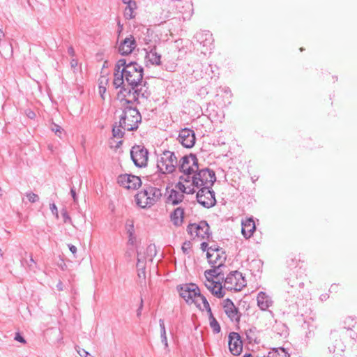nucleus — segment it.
<instances>
[{
  "instance_id": "obj_63",
  "label": "nucleus",
  "mask_w": 357,
  "mask_h": 357,
  "mask_svg": "<svg viewBox=\"0 0 357 357\" xmlns=\"http://www.w3.org/2000/svg\"><path fill=\"white\" fill-rule=\"evenodd\" d=\"M6 47L8 48V50H10V54H12L13 53V47H12V45L10 43V44H8L6 45Z\"/></svg>"
},
{
  "instance_id": "obj_26",
  "label": "nucleus",
  "mask_w": 357,
  "mask_h": 357,
  "mask_svg": "<svg viewBox=\"0 0 357 357\" xmlns=\"http://www.w3.org/2000/svg\"><path fill=\"white\" fill-rule=\"evenodd\" d=\"M190 160L189 155L183 156L179 160L178 165L179 172H193L194 167L190 165Z\"/></svg>"
},
{
  "instance_id": "obj_54",
  "label": "nucleus",
  "mask_w": 357,
  "mask_h": 357,
  "mask_svg": "<svg viewBox=\"0 0 357 357\" xmlns=\"http://www.w3.org/2000/svg\"><path fill=\"white\" fill-rule=\"evenodd\" d=\"M210 246H208V243L206 242H202L201 243V250L203 251V252H205V251H207V252H211V250L209 249Z\"/></svg>"
},
{
  "instance_id": "obj_15",
  "label": "nucleus",
  "mask_w": 357,
  "mask_h": 357,
  "mask_svg": "<svg viewBox=\"0 0 357 357\" xmlns=\"http://www.w3.org/2000/svg\"><path fill=\"white\" fill-rule=\"evenodd\" d=\"M137 204L142 208H149L154 204V198L147 197V191L144 189L135 196Z\"/></svg>"
},
{
  "instance_id": "obj_20",
  "label": "nucleus",
  "mask_w": 357,
  "mask_h": 357,
  "mask_svg": "<svg viewBox=\"0 0 357 357\" xmlns=\"http://www.w3.org/2000/svg\"><path fill=\"white\" fill-rule=\"evenodd\" d=\"M204 195L202 196L201 200H199V198L197 197V194L196 195V198L197 202L201 204L202 206L206 208H210L213 206H214L216 204V199H215V194L213 191V196L210 195L209 193H203Z\"/></svg>"
},
{
  "instance_id": "obj_39",
  "label": "nucleus",
  "mask_w": 357,
  "mask_h": 357,
  "mask_svg": "<svg viewBox=\"0 0 357 357\" xmlns=\"http://www.w3.org/2000/svg\"><path fill=\"white\" fill-rule=\"evenodd\" d=\"M183 174H185V179H184V182L185 183H190L188 185H191V187L193 188V178L194 177V171L193 172H181ZM194 188L195 189V187H194Z\"/></svg>"
},
{
  "instance_id": "obj_47",
  "label": "nucleus",
  "mask_w": 357,
  "mask_h": 357,
  "mask_svg": "<svg viewBox=\"0 0 357 357\" xmlns=\"http://www.w3.org/2000/svg\"><path fill=\"white\" fill-rule=\"evenodd\" d=\"M22 264L25 263L26 266L29 268L30 270L33 269V266H36V262L34 259H33V256L31 255L29 256V260H24L22 261Z\"/></svg>"
},
{
  "instance_id": "obj_58",
  "label": "nucleus",
  "mask_w": 357,
  "mask_h": 357,
  "mask_svg": "<svg viewBox=\"0 0 357 357\" xmlns=\"http://www.w3.org/2000/svg\"><path fill=\"white\" fill-rule=\"evenodd\" d=\"M70 194L72 195V197H73L74 202H76L77 199V194H76V192H75V190L74 188H71V189H70Z\"/></svg>"
},
{
  "instance_id": "obj_48",
  "label": "nucleus",
  "mask_w": 357,
  "mask_h": 357,
  "mask_svg": "<svg viewBox=\"0 0 357 357\" xmlns=\"http://www.w3.org/2000/svg\"><path fill=\"white\" fill-rule=\"evenodd\" d=\"M192 243L189 241H185L181 247V249L183 250V252L185 255L189 254V250L191 248Z\"/></svg>"
},
{
  "instance_id": "obj_41",
  "label": "nucleus",
  "mask_w": 357,
  "mask_h": 357,
  "mask_svg": "<svg viewBox=\"0 0 357 357\" xmlns=\"http://www.w3.org/2000/svg\"><path fill=\"white\" fill-rule=\"evenodd\" d=\"M104 82L105 84L108 82V79L105 77H102V79H100L99 93L102 99H105L104 93L106 92V87L102 85Z\"/></svg>"
},
{
  "instance_id": "obj_64",
  "label": "nucleus",
  "mask_w": 357,
  "mask_h": 357,
  "mask_svg": "<svg viewBox=\"0 0 357 357\" xmlns=\"http://www.w3.org/2000/svg\"><path fill=\"white\" fill-rule=\"evenodd\" d=\"M184 179H185V174H183V175L179 176V181H182L184 183H185Z\"/></svg>"
},
{
  "instance_id": "obj_44",
  "label": "nucleus",
  "mask_w": 357,
  "mask_h": 357,
  "mask_svg": "<svg viewBox=\"0 0 357 357\" xmlns=\"http://www.w3.org/2000/svg\"><path fill=\"white\" fill-rule=\"evenodd\" d=\"M26 196L31 203H35L39 200L38 195L32 192H26Z\"/></svg>"
},
{
  "instance_id": "obj_2",
  "label": "nucleus",
  "mask_w": 357,
  "mask_h": 357,
  "mask_svg": "<svg viewBox=\"0 0 357 357\" xmlns=\"http://www.w3.org/2000/svg\"><path fill=\"white\" fill-rule=\"evenodd\" d=\"M193 179V187L199 189L197 191V197L199 200H201L202 196L204 195V192L209 193L213 196V186L216 181L215 173L213 169L209 168H204L198 169V171L194 173Z\"/></svg>"
},
{
  "instance_id": "obj_22",
  "label": "nucleus",
  "mask_w": 357,
  "mask_h": 357,
  "mask_svg": "<svg viewBox=\"0 0 357 357\" xmlns=\"http://www.w3.org/2000/svg\"><path fill=\"white\" fill-rule=\"evenodd\" d=\"M121 68H117L116 64L115 65L114 68V80H113V84L116 89L121 88L123 86L124 84V80H125V76H124V72L123 69H121Z\"/></svg>"
},
{
  "instance_id": "obj_14",
  "label": "nucleus",
  "mask_w": 357,
  "mask_h": 357,
  "mask_svg": "<svg viewBox=\"0 0 357 357\" xmlns=\"http://www.w3.org/2000/svg\"><path fill=\"white\" fill-rule=\"evenodd\" d=\"M136 47V41L133 36L130 35L126 38L120 44L119 52L121 55H128L132 52Z\"/></svg>"
},
{
  "instance_id": "obj_1",
  "label": "nucleus",
  "mask_w": 357,
  "mask_h": 357,
  "mask_svg": "<svg viewBox=\"0 0 357 357\" xmlns=\"http://www.w3.org/2000/svg\"><path fill=\"white\" fill-rule=\"evenodd\" d=\"M116 67L123 68L125 80L128 85L133 89V100L137 101L140 97L147 99L151 93L147 91V82H143L144 68L137 62L127 63L125 59H121L116 62Z\"/></svg>"
},
{
  "instance_id": "obj_37",
  "label": "nucleus",
  "mask_w": 357,
  "mask_h": 357,
  "mask_svg": "<svg viewBox=\"0 0 357 357\" xmlns=\"http://www.w3.org/2000/svg\"><path fill=\"white\" fill-rule=\"evenodd\" d=\"M121 128L122 127H119V123L116 122L112 127V135L114 137H123L125 132L121 130Z\"/></svg>"
},
{
  "instance_id": "obj_8",
  "label": "nucleus",
  "mask_w": 357,
  "mask_h": 357,
  "mask_svg": "<svg viewBox=\"0 0 357 357\" xmlns=\"http://www.w3.org/2000/svg\"><path fill=\"white\" fill-rule=\"evenodd\" d=\"M225 283L229 284L228 289L241 290L246 286V280L242 273L238 271L230 272L226 278L224 277Z\"/></svg>"
},
{
  "instance_id": "obj_6",
  "label": "nucleus",
  "mask_w": 357,
  "mask_h": 357,
  "mask_svg": "<svg viewBox=\"0 0 357 357\" xmlns=\"http://www.w3.org/2000/svg\"><path fill=\"white\" fill-rule=\"evenodd\" d=\"M187 231L193 238L200 237L202 239L208 240L212 236L209 225L206 220H202L199 223L189 224Z\"/></svg>"
},
{
  "instance_id": "obj_56",
  "label": "nucleus",
  "mask_w": 357,
  "mask_h": 357,
  "mask_svg": "<svg viewBox=\"0 0 357 357\" xmlns=\"http://www.w3.org/2000/svg\"><path fill=\"white\" fill-rule=\"evenodd\" d=\"M142 308H143V299L141 298L140 305H139L138 309L137 310V316L138 317H139L142 314Z\"/></svg>"
},
{
  "instance_id": "obj_49",
  "label": "nucleus",
  "mask_w": 357,
  "mask_h": 357,
  "mask_svg": "<svg viewBox=\"0 0 357 357\" xmlns=\"http://www.w3.org/2000/svg\"><path fill=\"white\" fill-rule=\"evenodd\" d=\"M61 213L63 217V222L65 223L71 222V218H70V215H68V213L66 209L63 208L61 211Z\"/></svg>"
},
{
  "instance_id": "obj_7",
  "label": "nucleus",
  "mask_w": 357,
  "mask_h": 357,
  "mask_svg": "<svg viewBox=\"0 0 357 357\" xmlns=\"http://www.w3.org/2000/svg\"><path fill=\"white\" fill-rule=\"evenodd\" d=\"M130 157L137 167H145L149 159V151L142 145H135L130 149Z\"/></svg>"
},
{
  "instance_id": "obj_50",
  "label": "nucleus",
  "mask_w": 357,
  "mask_h": 357,
  "mask_svg": "<svg viewBox=\"0 0 357 357\" xmlns=\"http://www.w3.org/2000/svg\"><path fill=\"white\" fill-rule=\"evenodd\" d=\"M209 249L211 250V252L213 253V254H215V253L221 252L222 255L225 254V251L222 250V248H221L220 247H219L217 245H213L210 246Z\"/></svg>"
},
{
  "instance_id": "obj_32",
  "label": "nucleus",
  "mask_w": 357,
  "mask_h": 357,
  "mask_svg": "<svg viewBox=\"0 0 357 357\" xmlns=\"http://www.w3.org/2000/svg\"><path fill=\"white\" fill-rule=\"evenodd\" d=\"M175 187L179 190L182 194L185 193L188 195H192L196 192V190L194 188L191 187V185L183 183L182 181H178L176 184Z\"/></svg>"
},
{
  "instance_id": "obj_28",
  "label": "nucleus",
  "mask_w": 357,
  "mask_h": 357,
  "mask_svg": "<svg viewBox=\"0 0 357 357\" xmlns=\"http://www.w3.org/2000/svg\"><path fill=\"white\" fill-rule=\"evenodd\" d=\"M126 229L127 231V234H128V243L130 245H134L135 243V228L134 223L132 220H127L126 223Z\"/></svg>"
},
{
  "instance_id": "obj_34",
  "label": "nucleus",
  "mask_w": 357,
  "mask_h": 357,
  "mask_svg": "<svg viewBox=\"0 0 357 357\" xmlns=\"http://www.w3.org/2000/svg\"><path fill=\"white\" fill-rule=\"evenodd\" d=\"M208 319L209 325L211 329L213 330V332L214 333H219L221 331V327L217 319L213 316L212 312H210V314H208Z\"/></svg>"
},
{
  "instance_id": "obj_3",
  "label": "nucleus",
  "mask_w": 357,
  "mask_h": 357,
  "mask_svg": "<svg viewBox=\"0 0 357 357\" xmlns=\"http://www.w3.org/2000/svg\"><path fill=\"white\" fill-rule=\"evenodd\" d=\"M142 121V116L136 107L126 106L119 121V127L128 131L137 130Z\"/></svg>"
},
{
  "instance_id": "obj_29",
  "label": "nucleus",
  "mask_w": 357,
  "mask_h": 357,
  "mask_svg": "<svg viewBox=\"0 0 357 357\" xmlns=\"http://www.w3.org/2000/svg\"><path fill=\"white\" fill-rule=\"evenodd\" d=\"M144 191H147V197L154 198V204L158 201L162 196L161 191L159 188L153 186H146L144 188Z\"/></svg>"
},
{
  "instance_id": "obj_25",
  "label": "nucleus",
  "mask_w": 357,
  "mask_h": 357,
  "mask_svg": "<svg viewBox=\"0 0 357 357\" xmlns=\"http://www.w3.org/2000/svg\"><path fill=\"white\" fill-rule=\"evenodd\" d=\"M123 3L127 5L124 12L125 17L128 20L135 18V15H134V10L137 8L136 2L132 0H129Z\"/></svg>"
},
{
  "instance_id": "obj_5",
  "label": "nucleus",
  "mask_w": 357,
  "mask_h": 357,
  "mask_svg": "<svg viewBox=\"0 0 357 357\" xmlns=\"http://www.w3.org/2000/svg\"><path fill=\"white\" fill-rule=\"evenodd\" d=\"M179 295L186 303L195 305L201 310H204L201 307V303L197 300V296H200V289L199 287L194 283L185 284L177 287Z\"/></svg>"
},
{
  "instance_id": "obj_19",
  "label": "nucleus",
  "mask_w": 357,
  "mask_h": 357,
  "mask_svg": "<svg viewBox=\"0 0 357 357\" xmlns=\"http://www.w3.org/2000/svg\"><path fill=\"white\" fill-rule=\"evenodd\" d=\"M212 269H208L205 271L204 275L206 278L207 281H211V280H213V278H219L223 281L224 280V273L222 271H218V269L222 267V264H219L218 266L211 265Z\"/></svg>"
},
{
  "instance_id": "obj_52",
  "label": "nucleus",
  "mask_w": 357,
  "mask_h": 357,
  "mask_svg": "<svg viewBox=\"0 0 357 357\" xmlns=\"http://www.w3.org/2000/svg\"><path fill=\"white\" fill-rule=\"evenodd\" d=\"M14 340L22 344L26 343L24 337L18 332L15 333Z\"/></svg>"
},
{
  "instance_id": "obj_11",
  "label": "nucleus",
  "mask_w": 357,
  "mask_h": 357,
  "mask_svg": "<svg viewBox=\"0 0 357 357\" xmlns=\"http://www.w3.org/2000/svg\"><path fill=\"white\" fill-rule=\"evenodd\" d=\"M178 141L185 148L190 149L194 146L196 141L194 130L190 128H183L179 132Z\"/></svg>"
},
{
  "instance_id": "obj_12",
  "label": "nucleus",
  "mask_w": 357,
  "mask_h": 357,
  "mask_svg": "<svg viewBox=\"0 0 357 357\" xmlns=\"http://www.w3.org/2000/svg\"><path fill=\"white\" fill-rule=\"evenodd\" d=\"M331 339L333 340L331 345L328 346L330 352L334 354L333 357H346L345 356V345L336 333L331 334Z\"/></svg>"
},
{
  "instance_id": "obj_60",
  "label": "nucleus",
  "mask_w": 357,
  "mask_h": 357,
  "mask_svg": "<svg viewBox=\"0 0 357 357\" xmlns=\"http://www.w3.org/2000/svg\"><path fill=\"white\" fill-rule=\"evenodd\" d=\"M26 115L29 119H33L36 117V114L31 110H29L26 113Z\"/></svg>"
},
{
  "instance_id": "obj_21",
  "label": "nucleus",
  "mask_w": 357,
  "mask_h": 357,
  "mask_svg": "<svg viewBox=\"0 0 357 357\" xmlns=\"http://www.w3.org/2000/svg\"><path fill=\"white\" fill-rule=\"evenodd\" d=\"M257 305L263 311L266 310L271 305L272 301L264 291H260L257 297Z\"/></svg>"
},
{
  "instance_id": "obj_38",
  "label": "nucleus",
  "mask_w": 357,
  "mask_h": 357,
  "mask_svg": "<svg viewBox=\"0 0 357 357\" xmlns=\"http://www.w3.org/2000/svg\"><path fill=\"white\" fill-rule=\"evenodd\" d=\"M197 300L199 301V303H200V301H202V303L204 305V309L208 312V314H209L210 312H212V311H211V308L210 307L209 303L208 302L206 298L204 295L200 294V296H197Z\"/></svg>"
},
{
  "instance_id": "obj_23",
  "label": "nucleus",
  "mask_w": 357,
  "mask_h": 357,
  "mask_svg": "<svg viewBox=\"0 0 357 357\" xmlns=\"http://www.w3.org/2000/svg\"><path fill=\"white\" fill-rule=\"evenodd\" d=\"M184 218V210L181 207L176 208L170 215L174 225L179 227L182 225Z\"/></svg>"
},
{
  "instance_id": "obj_40",
  "label": "nucleus",
  "mask_w": 357,
  "mask_h": 357,
  "mask_svg": "<svg viewBox=\"0 0 357 357\" xmlns=\"http://www.w3.org/2000/svg\"><path fill=\"white\" fill-rule=\"evenodd\" d=\"M288 284L291 287V288H303V282H301V281H298L297 278H289L288 279Z\"/></svg>"
},
{
  "instance_id": "obj_10",
  "label": "nucleus",
  "mask_w": 357,
  "mask_h": 357,
  "mask_svg": "<svg viewBox=\"0 0 357 357\" xmlns=\"http://www.w3.org/2000/svg\"><path fill=\"white\" fill-rule=\"evenodd\" d=\"M222 307L231 321L237 324L240 322L241 314L231 299H225L222 303Z\"/></svg>"
},
{
  "instance_id": "obj_9",
  "label": "nucleus",
  "mask_w": 357,
  "mask_h": 357,
  "mask_svg": "<svg viewBox=\"0 0 357 357\" xmlns=\"http://www.w3.org/2000/svg\"><path fill=\"white\" fill-rule=\"evenodd\" d=\"M117 182L121 186L128 190L137 189L142 185V181L139 176L128 174L119 175Z\"/></svg>"
},
{
  "instance_id": "obj_42",
  "label": "nucleus",
  "mask_w": 357,
  "mask_h": 357,
  "mask_svg": "<svg viewBox=\"0 0 357 357\" xmlns=\"http://www.w3.org/2000/svg\"><path fill=\"white\" fill-rule=\"evenodd\" d=\"M50 129L52 132L55 133L59 137H61V135L63 132V129L59 126L54 123H52L50 127Z\"/></svg>"
},
{
  "instance_id": "obj_43",
  "label": "nucleus",
  "mask_w": 357,
  "mask_h": 357,
  "mask_svg": "<svg viewBox=\"0 0 357 357\" xmlns=\"http://www.w3.org/2000/svg\"><path fill=\"white\" fill-rule=\"evenodd\" d=\"M189 157H190V161H192V162L191 166H192L194 167V173H195V172L198 171V169H200L199 167L198 158H197L196 155L193 154V153H190L189 155Z\"/></svg>"
},
{
  "instance_id": "obj_18",
  "label": "nucleus",
  "mask_w": 357,
  "mask_h": 357,
  "mask_svg": "<svg viewBox=\"0 0 357 357\" xmlns=\"http://www.w3.org/2000/svg\"><path fill=\"white\" fill-rule=\"evenodd\" d=\"M132 93L133 89H132L130 86H129V88H126L124 85L121 88L117 96L121 102L125 101L126 104H132L135 102L133 100ZM137 102H139L138 100Z\"/></svg>"
},
{
  "instance_id": "obj_35",
  "label": "nucleus",
  "mask_w": 357,
  "mask_h": 357,
  "mask_svg": "<svg viewBox=\"0 0 357 357\" xmlns=\"http://www.w3.org/2000/svg\"><path fill=\"white\" fill-rule=\"evenodd\" d=\"M196 38H197V41L200 43H203L204 46H206L207 43L212 40V35L208 31L205 33H197Z\"/></svg>"
},
{
  "instance_id": "obj_16",
  "label": "nucleus",
  "mask_w": 357,
  "mask_h": 357,
  "mask_svg": "<svg viewBox=\"0 0 357 357\" xmlns=\"http://www.w3.org/2000/svg\"><path fill=\"white\" fill-rule=\"evenodd\" d=\"M241 225V233L243 236L246 239L250 238L253 235V233L256 229L255 223L253 219L251 218H248L245 221H243Z\"/></svg>"
},
{
  "instance_id": "obj_45",
  "label": "nucleus",
  "mask_w": 357,
  "mask_h": 357,
  "mask_svg": "<svg viewBox=\"0 0 357 357\" xmlns=\"http://www.w3.org/2000/svg\"><path fill=\"white\" fill-rule=\"evenodd\" d=\"M75 350L81 357H93L88 351L79 346L75 347Z\"/></svg>"
},
{
  "instance_id": "obj_46",
  "label": "nucleus",
  "mask_w": 357,
  "mask_h": 357,
  "mask_svg": "<svg viewBox=\"0 0 357 357\" xmlns=\"http://www.w3.org/2000/svg\"><path fill=\"white\" fill-rule=\"evenodd\" d=\"M146 252L151 259L156 255V248L154 244H150L146 248Z\"/></svg>"
},
{
  "instance_id": "obj_36",
  "label": "nucleus",
  "mask_w": 357,
  "mask_h": 357,
  "mask_svg": "<svg viewBox=\"0 0 357 357\" xmlns=\"http://www.w3.org/2000/svg\"><path fill=\"white\" fill-rule=\"evenodd\" d=\"M145 263H146V257H141L140 253L137 251V268L138 271L142 270L143 278H145Z\"/></svg>"
},
{
  "instance_id": "obj_27",
  "label": "nucleus",
  "mask_w": 357,
  "mask_h": 357,
  "mask_svg": "<svg viewBox=\"0 0 357 357\" xmlns=\"http://www.w3.org/2000/svg\"><path fill=\"white\" fill-rule=\"evenodd\" d=\"M169 192L170 193L167 197V200L173 205H177L183 201L184 198L183 194L176 191L174 189H171Z\"/></svg>"
},
{
  "instance_id": "obj_62",
  "label": "nucleus",
  "mask_w": 357,
  "mask_h": 357,
  "mask_svg": "<svg viewBox=\"0 0 357 357\" xmlns=\"http://www.w3.org/2000/svg\"><path fill=\"white\" fill-rule=\"evenodd\" d=\"M56 288L59 291L63 290V283L61 281H59L58 284H56Z\"/></svg>"
},
{
  "instance_id": "obj_53",
  "label": "nucleus",
  "mask_w": 357,
  "mask_h": 357,
  "mask_svg": "<svg viewBox=\"0 0 357 357\" xmlns=\"http://www.w3.org/2000/svg\"><path fill=\"white\" fill-rule=\"evenodd\" d=\"M160 337L162 343L165 345V348H167L168 347V342L166 333H161Z\"/></svg>"
},
{
  "instance_id": "obj_61",
  "label": "nucleus",
  "mask_w": 357,
  "mask_h": 357,
  "mask_svg": "<svg viewBox=\"0 0 357 357\" xmlns=\"http://www.w3.org/2000/svg\"><path fill=\"white\" fill-rule=\"evenodd\" d=\"M4 37H5V33L3 31L2 28L0 27V46L2 45L1 40H2V38H4Z\"/></svg>"
},
{
  "instance_id": "obj_24",
  "label": "nucleus",
  "mask_w": 357,
  "mask_h": 357,
  "mask_svg": "<svg viewBox=\"0 0 357 357\" xmlns=\"http://www.w3.org/2000/svg\"><path fill=\"white\" fill-rule=\"evenodd\" d=\"M214 254L210 252H206V258L208 259V263L211 265H215L218 261L219 264H222V267L225 266V262L226 261L227 255L225 252L224 255H222L221 252H218L215 254V256L213 259Z\"/></svg>"
},
{
  "instance_id": "obj_30",
  "label": "nucleus",
  "mask_w": 357,
  "mask_h": 357,
  "mask_svg": "<svg viewBox=\"0 0 357 357\" xmlns=\"http://www.w3.org/2000/svg\"><path fill=\"white\" fill-rule=\"evenodd\" d=\"M146 57L153 65H160L161 55L156 52L155 47L151 49L149 52H146Z\"/></svg>"
},
{
  "instance_id": "obj_17",
  "label": "nucleus",
  "mask_w": 357,
  "mask_h": 357,
  "mask_svg": "<svg viewBox=\"0 0 357 357\" xmlns=\"http://www.w3.org/2000/svg\"><path fill=\"white\" fill-rule=\"evenodd\" d=\"M210 284H206V287L207 289L216 296L218 298H222L225 296V292L222 291V282L219 281H215L214 280H211L208 281Z\"/></svg>"
},
{
  "instance_id": "obj_57",
  "label": "nucleus",
  "mask_w": 357,
  "mask_h": 357,
  "mask_svg": "<svg viewBox=\"0 0 357 357\" xmlns=\"http://www.w3.org/2000/svg\"><path fill=\"white\" fill-rule=\"evenodd\" d=\"M243 357H266V355L263 356H259L258 354H251V353H245Z\"/></svg>"
},
{
  "instance_id": "obj_4",
  "label": "nucleus",
  "mask_w": 357,
  "mask_h": 357,
  "mask_svg": "<svg viewBox=\"0 0 357 357\" xmlns=\"http://www.w3.org/2000/svg\"><path fill=\"white\" fill-rule=\"evenodd\" d=\"M178 159L175 153L170 151H164L157 160V168L162 174H172L175 171Z\"/></svg>"
},
{
  "instance_id": "obj_59",
  "label": "nucleus",
  "mask_w": 357,
  "mask_h": 357,
  "mask_svg": "<svg viewBox=\"0 0 357 357\" xmlns=\"http://www.w3.org/2000/svg\"><path fill=\"white\" fill-rule=\"evenodd\" d=\"M68 248L70 251L75 255L77 252V248L72 244H68Z\"/></svg>"
},
{
  "instance_id": "obj_33",
  "label": "nucleus",
  "mask_w": 357,
  "mask_h": 357,
  "mask_svg": "<svg viewBox=\"0 0 357 357\" xmlns=\"http://www.w3.org/2000/svg\"><path fill=\"white\" fill-rule=\"evenodd\" d=\"M258 333L259 331L256 327H252L245 331L246 337L250 343L252 342L255 343H258Z\"/></svg>"
},
{
  "instance_id": "obj_51",
  "label": "nucleus",
  "mask_w": 357,
  "mask_h": 357,
  "mask_svg": "<svg viewBox=\"0 0 357 357\" xmlns=\"http://www.w3.org/2000/svg\"><path fill=\"white\" fill-rule=\"evenodd\" d=\"M50 210H51L52 214L54 215H55L56 218H59L58 209H57L56 204L54 202L50 204Z\"/></svg>"
},
{
  "instance_id": "obj_55",
  "label": "nucleus",
  "mask_w": 357,
  "mask_h": 357,
  "mask_svg": "<svg viewBox=\"0 0 357 357\" xmlns=\"http://www.w3.org/2000/svg\"><path fill=\"white\" fill-rule=\"evenodd\" d=\"M159 325H160V333H166L165 326V322H164L163 319H160L159 320Z\"/></svg>"
},
{
  "instance_id": "obj_13",
  "label": "nucleus",
  "mask_w": 357,
  "mask_h": 357,
  "mask_svg": "<svg viewBox=\"0 0 357 357\" xmlns=\"http://www.w3.org/2000/svg\"><path fill=\"white\" fill-rule=\"evenodd\" d=\"M228 338L230 352L234 356H238L243 350V342L240 335L236 332H231Z\"/></svg>"
},
{
  "instance_id": "obj_31",
  "label": "nucleus",
  "mask_w": 357,
  "mask_h": 357,
  "mask_svg": "<svg viewBox=\"0 0 357 357\" xmlns=\"http://www.w3.org/2000/svg\"><path fill=\"white\" fill-rule=\"evenodd\" d=\"M266 357H290V355L285 349L280 347L273 349L266 355Z\"/></svg>"
}]
</instances>
